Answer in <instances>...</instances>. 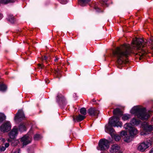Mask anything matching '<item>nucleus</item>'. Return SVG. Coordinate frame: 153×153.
<instances>
[{
    "label": "nucleus",
    "mask_w": 153,
    "mask_h": 153,
    "mask_svg": "<svg viewBox=\"0 0 153 153\" xmlns=\"http://www.w3.org/2000/svg\"><path fill=\"white\" fill-rule=\"evenodd\" d=\"M150 144L147 142H143L140 144L137 147L138 150L143 152L149 146Z\"/></svg>",
    "instance_id": "9"
},
{
    "label": "nucleus",
    "mask_w": 153,
    "mask_h": 153,
    "mask_svg": "<svg viewBox=\"0 0 153 153\" xmlns=\"http://www.w3.org/2000/svg\"><path fill=\"white\" fill-rule=\"evenodd\" d=\"M2 17V15L0 13V19H1Z\"/></svg>",
    "instance_id": "35"
},
{
    "label": "nucleus",
    "mask_w": 153,
    "mask_h": 153,
    "mask_svg": "<svg viewBox=\"0 0 153 153\" xmlns=\"http://www.w3.org/2000/svg\"><path fill=\"white\" fill-rule=\"evenodd\" d=\"M124 127L125 129L128 130L130 135L131 136L135 135L138 133L137 130L134 127H132L129 123H126L124 126Z\"/></svg>",
    "instance_id": "6"
},
{
    "label": "nucleus",
    "mask_w": 153,
    "mask_h": 153,
    "mask_svg": "<svg viewBox=\"0 0 153 153\" xmlns=\"http://www.w3.org/2000/svg\"><path fill=\"white\" fill-rule=\"evenodd\" d=\"M80 112L83 115L85 116L86 114V109L84 108H81L80 110Z\"/></svg>",
    "instance_id": "23"
},
{
    "label": "nucleus",
    "mask_w": 153,
    "mask_h": 153,
    "mask_svg": "<svg viewBox=\"0 0 153 153\" xmlns=\"http://www.w3.org/2000/svg\"><path fill=\"white\" fill-rule=\"evenodd\" d=\"M32 140L31 136L28 134L26 135L21 138V140L23 145L26 146L31 143Z\"/></svg>",
    "instance_id": "8"
},
{
    "label": "nucleus",
    "mask_w": 153,
    "mask_h": 153,
    "mask_svg": "<svg viewBox=\"0 0 153 153\" xmlns=\"http://www.w3.org/2000/svg\"><path fill=\"white\" fill-rule=\"evenodd\" d=\"M143 128V131L140 133L141 135H143L147 134L148 132H150L153 130V127L151 125H149L147 123L144 122L142 125Z\"/></svg>",
    "instance_id": "5"
},
{
    "label": "nucleus",
    "mask_w": 153,
    "mask_h": 153,
    "mask_svg": "<svg viewBox=\"0 0 153 153\" xmlns=\"http://www.w3.org/2000/svg\"><path fill=\"white\" fill-rule=\"evenodd\" d=\"M0 140L3 143H4L5 141V139L2 137L0 138Z\"/></svg>",
    "instance_id": "30"
},
{
    "label": "nucleus",
    "mask_w": 153,
    "mask_h": 153,
    "mask_svg": "<svg viewBox=\"0 0 153 153\" xmlns=\"http://www.w3.org/2000/svg\"><path fill=\"white\" fill-rule=\"evenodd\" d=\"M58 60V59L57 58H56L54 60H55V61L56 62V61H57Z\"/></svg>",
    "instance_id": "36"
},
{
    "label": "nucleus",
    "mask_w": 153,
    "mask_h": 153,
    "mask_svg": "<svg viewBox=\"0 0 153 153\" xmlns=\"http://www.w3.org/2000/svg\"><path fill=\"white\" fill-rule=\"evenodd\" d=\"M120 119L118 116H114L109 119L108 124L105 126V131L106 132L110 133V134L114 133V130L112 127H120L122 126V123L119 121Z\"/></svg>",
    "instance_id": "2"
},
{
    "label": "nucleus",
    "mask_w": 153,
    "mask_h": 153,
    "mask_svg": "<svg viewBox=\"0 0 153 153\" xmlns=\"http://www.w3.org/2000/svg\"><path fill=\"white\" fill-rule=\"evenodd\" d=\"M111 136L112 138H114L116 141H119L121 139L120 137L117 135H116L113 133V134H111Z\"/></svg>",
    "instance_id": "15"
},
{
    "label": "nucleus",
    "mask_w": 153,
    "mask_h": 153,
    "mask_svg": "<svg viewBox=\"0 0 153 153\" xmlns=\"http://www.w3.org/2000/svg\"><path fill=\"white\" fill-rule=\"evenodd\" d=\"M25 117V115L23 111L22 110H19L16 116L14 119L16 121L19 119H23Z\"/></svg>",
    "instance_id": "13"
},
{
    "label": "nucleus",
    "mask_w": 153,
    "mask_h": 153,
    "mask_svg": "<svg viewBox=\"0 0 153 153\" xmlns=\"http://www.w3.org/2000/svg\"><path fill=\"white\" fill-rule=\"evenodd\" d=\"M145 44V42L142 39L136 38L132 42L131 47L129 44H124L120 47L117 48L113 51V53L114 56L117 58V62L119 65L122 64L124 62L125 58L132 52V49L140 51L137 54H138L140 56L139 59H141L147 53L142 48L144 47Z\"/></svg>",
    "instance_id": "1"
},
{
    "label": "nucleus",
    "mask_w": 153,
    "mask_h": 153,
    "mask_svg": "<svg viewBox=\"0 0 153 153\" xmlns=\"http://www.w3.org/2000/svg\"><path fill=\"white\" fill-rule=\"evenodd\" d=\"M109 151L111 153H122L120 151V146L117 144L112 145L110 148Z\"/></svg>",
    "instance_id": "10"
},
{
    "label": "nucleus",
    "mask_w": 153,
    "mask_h": 153,
    "mask_svg": "<svg viewBox=\"0 0 153 153\" xmlns=\"http://www.w3.org/2000/svg\"><path fill=\"white\" fill-rule=\"evenodd\" d=\"M4 146L6 148H7L9 146V144L8 143H6L5 144Z\"/></svg>",
    "instance_id": "32"
},
{
    "label": "nucleus",
    "mask_w": 153,
    "mask_h": 153,
    "mask_svg": "<svg viewBox=\"0 0 153 153\" xmlns=\"http://www.w3.org/2000/svg\"><path fill=\"white\" fill-rule=\"evenodd\" d=\"M140 121L139 120H137L135 118H133L130 121V123H129L131 126H132L137 125L140 124Z\"/></svg>",
    "instance_id": "14"
},
{
    "label": "nucleus",
    "mask_w": 153,
    "mask_h": 153,
    "mask_svg": "<svg viewBox=\"0 0 153 153\" xmlns=\"http://www.w3.org/2000/svg\"><path fill=\"white\" fill-rule=\"evenodd\" d=\"M152 120H153V118L152 119Z\"/></svg>",
    "instance_id": "41"
},
{
    "label": "nucleus",
    "mask_w": 153,
    "mask_h": 153,
    "mask_svg": "<svg viewBox=\"0 0 153 153\" xmlns=\"http://www.w3.org/2000/svg\"><path fill=\"white\" fill-rule=\"evenodd\" d=\"M11 128V125L9 121H7L3 123L0 126V131L4 132H7Z\"/></svg>",
    "instance_id": "7"
},
{
    "label": "nucleus",
    "mask_w": 153,
    "mask_h": 153,
    "mask_svg": "<svg viewBox=\"0 0 153 153\" xmlns=\"http://www.w3.org/2000/svg\"><path fill=\"white\" fill-rule=\"evenodd\" d=\"M47 59V57L45 56H44V57H43L42 59V60H46Z\"/></svg>",
    "instance_id": "33"
},
{
    "label": "nucleus",
    "mask_w": 153,
    "mask_h": 153,
    "mask_svg": "<svg viewBox=\"0 0 153 153\" xmlns=\"http://www.w3.org/2000/svg\"><path fill=\"white\" fill-rule=\"evenodd\" d=\"M121 135L122 137H125L127 135V132L126 131H123L121 132Z\"/></svg>",
    "instance_id": "26"
},
{
    "label": "nucleus",
    "mask_w": 153,
    "mask_h": 153,
    "mask_svg": "<svg viewBox=\"0 0 153 153\" xmlns=\"http://www.w3.org/2000/svg\"><path fill=\"white\" fill-rule=\"evenodd\" d=\"M15 1V0H1V2L3 4H6L8 3L14 2Z\"/></svg>",
    "instance_id": "25"
},
{
    "label": "nucleus",
    "mask_w": 153,
    "mask_h": 153,
    "mask_svg": "<svg viewBox=\"0 0 153 153\" xmlns=\"http://www.w3.org/2000/svg\"><path fill=\"white\" fill-rule=\"evenodd\" d=\"M19 129L22 131H25V127L23 124H21L19 127Z\"/></svg>",
    "instance_id": "24"
},
{
    "label": "nucleus",
    "mask_w": 153,
    "mask_h": 153,
    "mask_svg": "<svg viewBox=\"0 0 153 153\" xmlns=\"http://www.w3.org/2000/svg\"><path fill=\"white\" fill-rule=\"evenodd\" d=\"M38 65L39 67L41 68H42L44 66V65H42L41 64H39Z\"/></svg>",
    "instance_id": "31"
},
{
    "label": "nucleus",
    "mask_w": 153,
    "mask_h": 153,
    "mask_svg": "<svg viewBox=\"0 0 153 153\" xmlns=\"http://www.w3.org/2000/svg\"><path fill=\"white\" fill-rule=\"evenodd\" d=\"M74 120H75V119L74 118Z\"/></svg>",
    "instance_id": "40"
},
{
    "label": "nucleus",
    "mask_w": 153,
    "mask_h": 153,
    "mask_svg": "<svg viewBox=\"0 0 153 153\" xmlns=\"http://www.w3.org/2000/svg\"><path fill=\"white\" fill-rule=\"evenodd\" d=\"M124 140L126 142H129L131 140L132 136H128V135L125 137H123Z\"/></svg>",
    "instance_id": "21"
},
{
    "label": "nucleus",
    "mask_w": 153,
    "mask_h": 153,
    "mask_svg": "<svg viewBox=\"0 0 153 153\" xmlns=\"http://www.w3.org/2000/svg\"><path fill=\"white\" fill-rule=\"evenodd\" d=\"M6 119V116L3 113H0V123H2Z\"/></svg>",
    "instance_id": "20"
},
{
    "label": "nucleus",
    "mask_w": 153,
    "mask_h": 153,
    "mask_svg": "<svg viewBox=\"0 0 153 153\" xmlns=\"http://www.w3.org/2000/svg\"><path fill=\"white\" fill-rule=\"evenodd\" d=\"M6 147H4L3 145H2L0 147V150L1 151H4L6 149Z\"/></svg>",
    "instance_id": "29"
},
{
    "label": "nucleus",
    "mask_w": 153,
    "mask_h": 153,
    "mask_svg": "<svg viewBox=\"0 0 153 153\" xmlns=\"http://www.w3.org/2000/svg\"><path fill=\"white\" fill-rule=\"evenodd\" d=\"M90 0H79L80 4L81 5L83 6V4L87 3Z\"/></svg>",
    "instance_id": "27"
},
{
    "label": "nucleus",
    "mask_w": 153,
    "mask_h": 153,
    "mask_svg": "<svg viewBox=\"0 0 153 153\" xmlns=\"http://www.w3.org/2000/svg\"><path fill=\"white\" fill-rule=\"evenodd\" d=\"M18 134V129L15 128H13L9 133V136L10 139H14Z\"/></svg>",
    "instance_id": "12"
},
{
    "label": "nucleus",
    "mask_w": 153,
    "mask_h": 153,
    "mask_svg": "<svg viewBox=\"0 0 153 153\" xmlns=\"http://www.w3.org/2000/svg\"><path fill=\"white\" fill-rule=\"evenodd\" d=\"M85 117V116L79 114L78 116L76 117V120L78 121H81L83 120Z\"/></svg>",
    "instance_id": "19"
},
{
    "label": "nucleus",
    "mask_w": 153,
    "mask_h": 153,
    "mask_svg": "<svg viewBox=\"0 0 153 153\" xmlns=\"http://www.w3.org/2000/svg\"><path fill=\"white\" fill-rule=\"evenodd\" d=\"M56 72H57V74H58V72L57 71H56L55 73H56Z\"/></svg>",
    "instance_id": "39"
},
{
    "label": "nucleus",
    "mask_w": 153,
    "mask_h": 153,
    "mask_svg": "<svg viewBox=\"0 0 153 153\" xmlns=\"http://www.w3.org/2000/svg\"><path fill=\"white\" fill-rule=\"evenodd\" d=\"M7 141H10V139H8V140H7Z\"/></svg>",
    "instance_id": "38"
},
{
    "label": "nucleus",
    "mask_w": 153,
    "mask_h": 153,
    "mask_svg": "<svg viewBox=\"0 0 153 153\" xmlns=\"http://www.w3.org/2000/svg\"><path fill=\"white\" fill-rule=\"evenodd\" d=\"M7 89L6 86L4 84L0 85V91H5Z\"/></svg>",
    "instance_id": "22"
},
{
    "label": "nucleus",
    "mask_w": 153,
    "mask_h": 153,
    "mask_svg": "<svg viewBox=\"0 0 153 153\" xmlns=\"http://www.w3.org/2000/svg\"><path fill=\"white\" fill-rule=\"evenodd\" d=\"M131 113L134 114L142 120L148 119L150 117L149 115L145 111V108L140 106H137L134 107L131 110Z\"/></svg>",
    "instance_id": "3"
},
{
    "label": "nucleus",
    "mask_w": 153,
    "mask_h": 153,
    "mask_svg": "<svg viewBox=\"0 0 153 153\" xmlns=\"http://www.w3.org/2000/svg\"><path fill=\"white\" fill-rule=\"evenodd\" d=\"M40 138V136L38 134H36L34 137V139L35 140H37Z\"/></svg>",
    "instance_id": "28"
},
{
    "label": "nucleus",
    "mask_w": 153,
    "mask_h": 153,
    "mask_svg": "<svg viewBox=\"0 0 153 153\" xmlns=\"http://www.w3.org/2000/svg\"><path fill=\"white\" fill-rule=\"evenodd\" d=\"M88 113L91 116H96L98 115L99 111L95 108H89L88 111Z\"/></svg>",
    "instance_id": "11"
},
{
    "label": "nucleus",
    "mask_w": 153,
    "mask_h": 153,
    "mask_svg": "<svg viewBox=\"0 0 153 153\" xmlns=\"http://www.w3.org/2000/svg\"><path fill=\"white\" fill-rule=\"evenodd\" d=\"M150 153H153V148L151 149Z\"/></svg>",
    "instance_id": "34"
},
{
    "label": "nucleus",
    "mask_w": 153,
    "mask_h": 153,
    "mask_svg": "<svg viewBox=\"0 0 153 153\" xmlns=\"http://www.w3.org/2000/svg\"><path fill=\"white\" fill-rule=\"evenodd\" d=\"M7 19L8 21H9L11 23H13L15 21V18L13 15H10L8 16Z\"/></svg>",
    "instance_id": "18"
},
{
    "label": "nucleus",
    "mask_w": 153,
    "mask_h": 153,
    "mask_svg": "<svg viewBox=\"0 0 153 153\" xmlns=\"http://www.w3.org/2000/svg\"><path fill=\"white\" fill-rule=\"evenodd\" d=\"M92 101L93 102H95L96 101V100L94 99L92 100Z\"/></svg>",
    "instance_id": "37"
},
{
    "label": "nucleus",
    "mask_w": 153,
    "mask_h": 153,
    "mask_svg": "<svg viewBox=\"0 0 153 153\" xmlns=\"http://www.w3.org/2000/svg\"><path fill=\"white\" fill-rule=\"evenodd\" d=\"M113 112L114 114L115 115H120L122 114V112L118 108H116L113 111Z\"/></svg>",
    "instance_id": "16"
},
{
    "label": "nucleus",
    "mask_w": 153,
    "mask_h": 153,
    "mask_svg": "<svg viewBox=\"0 0 153 153\" xmlns=\"http://www.w3.org/2000/svg\"><path fill=\"white\" fill-rule=\"evenodd\" d=\"M109 142L105 139H101L98 143L97 149L98 150H104L109 148Z\"/></svg>",
    "instance_id": "4"
},
{
    "label": "nucleus",
    "mask_w": 153,
    "mask_h": 153,
    "mask_svg": "<svg viewBox=\"0 0 153 153\" xmlns=\"http://www.w3.org/2000/svg\"><path fill=\"white\" fill-rule=\"evenodd\" d=\"M131 117V116L129 114H124L122 115V118L123 120L125 121L128 120Z\"/></svg>",
    "instance_id": "17"
}]
</instances>
